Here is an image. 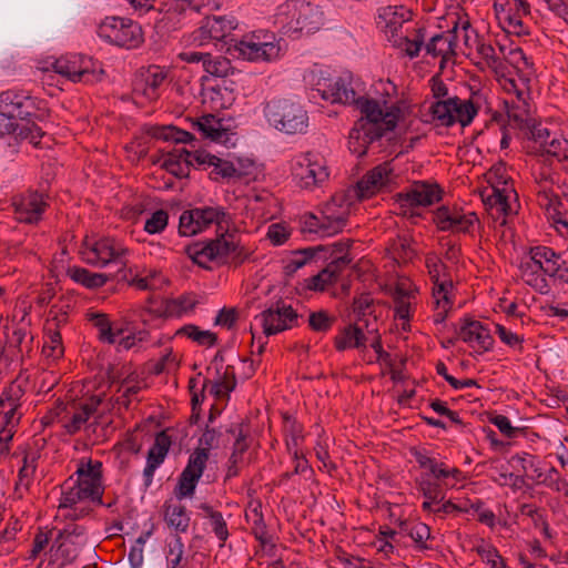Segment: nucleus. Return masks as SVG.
Returning a JSON list of instances; mask_svg holds the SVG:
<instances>
[{"instance_id":"56","label":"nucleus","mask_w":568,"mask_h":568,"mask_svg":"<svg viewBox=\"0 0 568 568\" xmlns=\"http://www.w3.org/2000/svg\"><path fill=\"white\" fill-rule=\"evenodd\" d=\"M68 274L71 280L87 288L102 287L108 281V276L105 274L93 273L83 267H70L68 270Z\"/></svg>"},{"instance_id":"3","label":"nucleus","mask_w":568,"mask_h":568,"mask_svg":"<svg viewBox=\"0 0 568 568\" xmlns=\"http://www.w3.org/2000/svg\"><path fill=\"white\" fill-rule=\"evenodd\" d=\"M102 463L80 460L77 470L61 485L58 513L65 520H78L90 514L91 505L103 506Z\"/></svg>"},{"instance_id":"15","label":"nucleus","mask_w":568,"mask_h":568,"mask_svg":"<svg viewBox=\"0 0 568 568\" xmlns=\"http://www.w3.org/2000/svg\"><path fill=\"white\" fill-rule=\"evenodd\" d=\"M53 70L72 82L95 83L104 71L100 62L82 54H67L57 59Z\"/></svg>"},{"instance_id":"44","label":"nucleus","mask_w":568,"mask_h":568,"mask_svg":"<svg viewBox=\"0 0 568 568\" xmlns=\"http://www.w3.org/2000/svg\"><path fill=\"white\" fill-rule=\"evenodd\" d=\"M398 532L409 537L414 541V547L416 550L425 551L432 549V547L427 544V541L432 539V532L429 526L425 523L402 521L399 524Z\"/></svg>"},{"instance_id":"36","label":"nucleus","mask_w":568,"mask_h":568,"mask_svg":"<svg viewBox=\"0 0 568 568\" xmlns=\"http://www.w3.org/2000/svg\"><path fill=\"white\" fill-rule=\"evenodd\" d=\"M432 295L435 304L433 322L443 324L454 304V284L452 280H443L433 284Z\"/></svg>"},{"instance_id":"45","label":"nucleus","mask_w":568,"mask_h":568,"mask_svg":"<svg viewBox=\"0 0 568 568\" xmlns=\"http://www.w3.org/2000/svg\"><path fill=\"white\" fill-rule=\"evenodd\" d=\"M55 320L48 321L44 326V343L42 353L45 357L57 361L64 354L61 334Z\"/></svg>"},{"instance_id":"64","label":"nucleus","mask_w":568,"mask_h":568,"mask_svg":"<svg viewBox=\"0 0 568 568\" xmlns=\"http://www.w3.org/2000/svg\"><path fill=\"white\" fill-rule=\"evenodd\" d=\"M166 280L160 270H149L144 275L136 276L134 284L140 290H160Z\"/></svg>"},{"instance_id":"12","label":"nucleus","mask_w":568,"mask_h":568,"mask_svg":"<svg viewBox=\"0 0 568 568\" xmlns=\"http://www.w3.org/2000/svg\"><path fill=\"white\" fill-rule=\"evenodd\" d=\"M233 53L252 62H271L282 55V40L272 32L254 31L234 42Z\"/></svg>"},{"instance_id":"59","label":"nucleus","mask_w":568,"mask_h":568,"mask_svg":"<svg viewBox=\"0 0 568 568\" xmlns=\"http://www.w3.org/2000/svg\"><path fill=\"white\" fill-rule=\"evenodd\" d=\"M144 383L142 381H134L126 378L121 382L116 396L115 403L120 406L129 408L132 399L142 390Z\"/></svg>"},{"instance_id":"42","label":"nucleus","mask_w":568,"mask_h":568,"mask_svg":"<svg viewBox=\"0 0 568 568\" xmlns=\"http://www.w3.org/2000/svg\"><path fill=\"white\" fill-rule=\"evenodd\" d=\"M318 92L324 100L332 103L354 104L356 105L359 98L351 87V83L342 78L332 81L326 88H318Z\"/></svg>"},{"instance_id":"41","label":"nucleus","mask_w":568,"mask_h":568,"mask_svg":"<svg viewBox=\"0 0 568 568\" xmlns=\"http://www.w3.org/2000/svg\"><path fill=\"white\" fill-rule=\"evenodd\" d=\"M424 42L425 34L422 28L405 29V32H402L390 41L394 48L410 59L418 57L422 48H425Z\"/></svg>"},{"instance_id":"19","label":"nucleus","mask_w":568,"mask_h":568,"mask_svg":"<svg viewBox=\"0 0 568 568\" xmlns=\"http://www.w3.org/2000/svg\"><path fill=\"white\" fill-rule=\"evenodd\" d=\"M513 460L520 466L524 473L523 476L536 484H544L557 491H561L568 487L567 481L560 477L556 468L550 467L544 471L540 466V460L534 455L528 453L517 454L513 456Z\"/></svg>"},{"instance_id":"23","label":"nucleus","mask_w":568,"mask_h":568,"mask_svg":"<svg viewBox=\"0 0 568 568\" xmlns=\"http://www.w3.org/2000/svg\"><path fill=\"white\" fill-rule=\"evenodd\" d=\"M36 100L23 91L7 90L0 93V112L13 121L36 116Z\"/></svg>"},{"instance_id":"16","label":"nucleus","mask_w":568,"mask_h":568,"mask_svg":"<svg viewBox=\"0 0 568 568\" xmlns=\"http://www.w3.org/2000/svg\"><path fill=\"white\" fill-rule=\"evenodd\" d=\"M87 540V531L83 526L74 523L68 524L59 530L50 548L52 562H57L60 567L72 564Z\"/></svg>"},{"instance_id":"33","label":"nucleus","mask_w":568,"mask_h":568,"mask_svg":"<svg viewBox=\"0 0 568 568\" xmlns=\"http://www.w3.org/2000/svg\"><path fill=\"white\" fill-rule=\"evenodd\" d=\"M168 78V71L159 65H150L141 72L140 79L134 84V92L143 95L149 101L160 97V88Z\"/></svg>"},{"instance_id":"1","label":"nucleus","mask_w":568,"mask_h":568,"mask_svg":"<svg viewBox=\"0 0 568 568\" xmlns=\"http://www.w3.org/2000/svg\"><path fill=\"white\" fill-rule=\"evenodd\" d=\"M499 51L503 57L497 55L490 43L477 44V52L486 68L494 73L503 91L509 95L505 100L508 116L517 123H526L531 115L530 83L535 75L534 63L520 48L510 49L507 55L503 45H499Z\"/></svg>"},{"instance_id":"5","label":"nucleus","mask_w":568,"mask_h":568,"mask_svg":"<svg viewBox=\"0 0 568 568\" xmlns=\"http://www.w3.org/2000/svg\"><path fill=\"white\" fill-rule=\"evenodd\" d=\"M187 256L199 266L212 270V264L221 265L231 258L234 263H243L250 252L235 239L233 234L225 233L206 242H197L186 247Z\"/></svg>"},{"instance_id":"30","label":"nucleus","mask_w":568,"mask_h":568,"mask_svg":"<svg viewBox=\"0 0 568 568\" xmlns=\"http://www.w3.org/2000/svg\"><path fill=\"white\" fill-rule=\"evenodd\" d=\"M458 39V26L455 24L450 30L433 36L425 43L426 54L440 59V68L456 54Z\"/></svg>"},{"instance_id":"61","label":"nucleus","mask_w":568,"mask_h":568,"mask_svg":"<svg viewBox=\"0 0 568 568\" xmlns=\"http://www.w3.org/2000/svg\"><path fill=\"white\" fill-rule=\"evenodd\" d=\"M203 69L209 74L217 78H226L233 72L232 63L227 58L222 55H212L211 53H209L204 61Z\"/></svg>"},{"instance_id":"22","label":"nucleus","mask_w":568,"mask_h":568,"mask_svg":"<svg viewBox=\"0 0 568 568\" xmlns=\"http://www.w3.org/2000/svg\"><path fill=\"white\" fill-rule=\"evenodd\" d=\"M14 219L20 223H38L45 211L43 195L36 191L17 194L11 200Z\"/></svg>"},{"instance_id":"24","label":"nucleus","mask_w":568,"mask_h":568,"mask_svg":"<svg viewBox=\"0 0 568 568\" xmlns=\"http://www.w3.org/2000/svg\"><path fill=\"white\" fill-rule=\"evenodd\" d=\"M412 19V12L404 6H385L377 10L376 26L390 42L400 34L405 23Z\"/></svg>"},{"instance_id":"37","label":"nucleus","mask_w":568,"mask_h":568,"mask_svg":"<svg viewBox=\"0 0 568 568\" xmlns=\"http://www.w3.org/2000/svg\"><path fill=\"white\" fill-rule=\"evenodd\" d=\"M212 365L215 367L216 377L211 384L210 392L215 397L229 395V393H231L236 386L234 367L231 365H226L224 367V356L222 352L216 353L212 361Z\"/></svg>"},{"instance_id":"34","label":"nucleus","mask_w":568,"mask_h":568,"mask_svg":"<svg viewBox=\"0 0 568 568\" xmlns=\"http://www.w3.org/2000/svg\"><path fill=\"white\" fill-rule=\"evenodd\" d=\"M347 255L337 257L327 264L325 268L305 280V288L311 291H324L335 284L343 270L351 263Z\"/></svg>"},{"instance_id":"26","label":"nucleus","mask_w":568,"mask_h":568,"mask_svg":"<svg viewBox=\"0 0 568 568\" xmlns=\"http://www.w3.org/2000/svg\"><path fill=\"white\" fill-rule=\"evenodd\" d=\"M434 222L440 231L469 233L478 219L473 212L463 213L455 209L442 206L434 213Z\"/></svg>"},{"instance_id":"6","label":"nucleus","mask_w":568,"mask_h":568,"mask_svg":"<svg viewBox=\"0 0 568 568\" xmlns=\"http://www.w3.org/2000/svg\"><path fill=\"white\" fill-rule=\"evenodd\" d=\"M102 402V395H92L69 403L59 402L43 416L42 422L45 425L57 422L65 434L75 435L87 428L90 417L98 412Z\"/></svg>"},{"instance_id":"11","label":"nucleus","mask_w":568,"mask_h":568,"mask_svg":"<svg viewBox=\"0 0 568 568\" xmlns=\"http://www.w3.org/2000/svg\"><path fill=\"white\" fill-rule=\"evenodd\" d=\"M531 173L536 183L535 192L538 205L554 223L567 225L568 223L565 221L567 205L560 199L558 187H555L551 169L546 164L537 163L532 166Z\"/></svg>"},{"instance_id":"14","label":"nucleus","mask_w":568,"mask_h":568,"mask_svg":"<svg viewBox=\"0 0 568 568\" xmlns=\"http://www.w3.org/2000/svg\"><path fill=\"white\" fill-rule=\"evenodd\" d=\"M232 219L225 207L221 205L201 206L184 211L180 216L179 232L183 236L195 235L216 224L220 229H227Z\"/></svg>"},{"instance_id":"32","label":"nucleus","mask_w":568,"mask_h":568,"mask_svg":"<svg viewBox=\"0 0 568 568\" xmlns=\"http://www.w3.org/2000/svg\"><path fill=\"white\" fill-rule=\"evenodd\" d=\"M172 440L166 432L162 430L155 435L154 443L146 455V465L143 469V481L149 487L154 477L155 470L164 463L171 448Z\"/></svg>"},{"instance_id":"48","label":"nucleus","mask_w":568,"mask_h":568,"mask_svg":"<svg viewBox=\"0 0 568 568\" xmlns=\"http://www.w3.org/2000/svg\"><path fill=\"white\" fill-rule=\"evenodd\" d=\"M194 126L201 132L202 136L216 143H226L229 131L222 126L221 120L212 114L203 115Z\"/></svg>"},{"instance_id":"46","label":"nucleus","mask_w":568,"mask_h":568,"mask_svg":"<svg viewBox=\"0 0 568 568\" xmlns=\"http://www.w3.org/2000/svg\"><path fill=\"white\" fill-rule=\"evenodd\" d=\"M164 521L175 530V535L185 534L189 530L191 516L186 507L182 504L164 505Z\"/></svg>"},{"instance_id":"31","label":"nucleus","mask_w":568,"mask_h":568,"mask_svg":"<svg viewBox=\"0 0 568 568\" xmlns=\"http://www.w3.org/2000/svg\"><path fill=\"white\" fill-rule=\"evenodd\" d=\"M545 275L556 277L568 284V267L559 254L548 246H536L530 250Z\"/></svg>"},{"instance_id":"2","label":"nucleus","mask_w":568,"mask_h":568,"mask_svg":"<svg viewBox=\"0 0 568 568\" xmlns=\"http://www.w3.org/2000/svg\"><path fill=\"white\" fill-rule=\"evenodd\" d=\"M412 454L422 470L416 478V487L424 497L423 511L444 518L448 515H457V510H463L450 499L445 500V493L456 488L466 479L464 473L439 460L427 449H415Z\"/></svg>"},{"instance_id":"38","label":"nucleus","mask_w":568,"mask_h":568,"mask_svg":"<svg viewBox=\"0 0 568 568\" xmlns=\"http://www.w3.org/2000/svg\"><path fill=\"white\" fill-rule=\"evenodd\" d=\"M235 101V92L226 85V81L215 85L206 87L202 90V102L211 111H221L230 108Z\"/></svg>"},{"instance_id":"40","label":"nucleus","mask_w":568,"mask_h":568,"mask_svg":"<svg viewBox=\"0 0 568 568\" xmlns=\"http://www.w3.org/2000/svg\"><path fill=\"white\" fill-rule=\"evenodd\" d=\"M501 168H497L490 172V175L498 178V182L493 186V194L488 196L487 201L490 205V210H495L497 213L508 215L513 213V206L509 203L510 194L513 190L507 186V180L500 174Z\"/></svg>"},{"instance_id":"50","label":"nucleus","mask_w":568,"mask_h":568,"mask_svg":"<svg viewBox=\"0 0 568 568\" xmlns=\"http://www.w3.org/2000/svg\"><path fill=\"white\" fill-rule=\"evenodd\" d=\"M519 272L521 280L529 286L542 291L547 284L542 276V271L538 265L537 261L534 258V254H530L529 257L523 260L519 265Z\"/></svg>"},{"instance_id":"10","label":"nucleus","mask_w":568,"mask_h":568,"mask_svg":"<svg viewBox=\"0 0 568 568\" xmlns=\"http://www.w3.org/2000/svg\"><path fill=\"white\" fill-rule=\"evenodd\" d=\"M217 433L214 428H206L199 439L200 447L189 456L186 466L179 477L175 495L179 499L191 497L206 467L210 449L216 442Z\"/></svg>"},{"instance_id":"51","label":"nucleus","mask_w":568,"mask_h":568,"mask_svg":"<svg viewBox=\"0 0 568 568\" xmlns=\"http://www.w3.org/2000/svg\"><path fill=\"white\" fill-rule=\"evenodd\" d=\"M199 508L203 511V516L209 520L213 534L221 542V546H223L227 540L230 532L227 523L224 519L222 513L215 510L211 505L206 503L201 504Z\"/></svg>"},{"instance_id":"60","label":"nucleus","mask_w":568,"mask_h":568,"mask_svg":"<svg viewBox=\"0 0 568 568\" xmlns=\"http://www.w3.org/2000/svg\"><path fill=\"white\" fill-rule=\"evenodd\" d=\"M195 301L190 296H180L178 298L166 300L163 304V314L168 317H181L192 311Z\"/></svg>"},{"instance_id":"17","label":"nucleus","mask_w":568,"mask_h":568,"mask_svg":"<svg viewBox=\"0 0 568 568\" xmlns=\"http://www.w3.org/2000/svg\"><path fill=\"white\" fill-rule=\"evenodd\" d=\"M442 200V189L436 183L427 181L414 182L405 192L396 194L398 214L407 217L419 216L415 209L429 206Z\"/></svg>"},{"instance_id":"21","label":"nucleus","mask_w":568,"mask_h":568,"mask_svg":"<svg viewBox=\"0 0 568 568\" xmlns=\"http://www.w3.org/2000/svg\"><path fill=\"white\" fill-rule=\"evenodd\" d=\"M256 318L263 327V333L271 336L297 326L298 314L291 305L276 303Z\"/></svg>"},{"instance_id":"55","label":"nucleus","mask_w":568,"mask_h":568,"mask_svg":"<svg viewBox=\"0 0 568 568\" xmlns=\"http://www.w3.org/2000/svg\"><path fill=\"white\" fill-rule=\"evenodd\" d=\"M365 341V335L357 325H348L335 337V347L338 351L361 348Z\"/></svg>"},{"instance_id":"39","label":"nucleus","mask_w":568,"mask_h":568,"mask_svg":"<svg viewBox=\"0 0 568 568\" xmlns=\"http://www.w3.org/2000/svg\"><path fill=\"white\" fill-rule=\"evenodd\" d=\"M293 13L297 12V22L295 28L300 33H313L323 24V12L313 3L300 1L298 9H292Z\"/></svg>"},{"instance_id":"52","label":"nucleus","mask_w":568,"mask_h":568,"mask_svg":"<svg viewBox=\"0 0 568 568\" xmlns=\"http://www.w3.org/2000/svg\"><path fill=\"white\" fill-rule=\"evenodd\" d=\"M322 211L328 220L333 219L335 225H346L349 204L345 201L344 195L336 194L323 205Z\"/></svg>"},{"instance_id":"43","label":"nucleus","mask_w":568,"mask_h":568,"mask_svg":"<svg viewBox=\"0 0 568 568\" xmlns=\"http://www.w3.org/2000/svg\"><path fill=\"white\" fill-rule=\"evenodd\" d=\"M196 164H207L212 166V174L223 179L240 178L241 172L235 168L233 162L220 159L206 152H196L194 155Z\"/></svg>"},{"instance_id":"25","label":"nucleus","mask_w":568,"mask_h":568,"mask_svg":"<svg viewBox=\"0 0 568 568\" xmlns=\"http://www.w3.org/2000/svg\"><path fill=\"white\" fill-rule=\"evenodd\" d=\"M532 138L540 149L560 162H568V130L550 132L547 128L537 126L532 130Z\"/></svg>"},{"instance_id":"7","label":"nucleus","mask_w":568,"mask_h":568,"mask_svg":"<svg viewBox=\"0 0 568 568\" xmlns=\"http://www.w3.org/2000/svg\"><path fill=\"white\" fill-rule=\"evenodd\" d=\"M263 114L272 128L285 134H303L308 128L307 111L291 98H273L266 101Z\"/></svg>"},{"instance_id":"54","label":"nucleus","mask_w":568,"mask_h":568,"mask_svg":"<svg viewBox=\"0 0 568 568\" xmlns=\"http://www.w3.org/2000/svg\"><path fill=\"white\" fill-rule=\"evenodd\" d=\"M300 0L285 1L277 7L275 13V23L286 33H296L295 22H297V12L293 13L291 9H298Z\"/></svg>"},{"instance_id":"20","label":"nucleus","mask_w":568,"mask_h":568,"mask_svg":"<svg viewBox=\"0 0 568 568\" xmlns=\"http://www.w3.org/2000/svg\"><path fill=\"white\" fill-rule=\"evenodd\" d=\"M236 26L234 17H206L201 27L190 34L189 42L196 47H203L211 40L221 41L231 34Z\"/></svg>"},{"instance_id":"57","label":"nucleus","mask_w":568,"mask_h":568,"mask_svg":"<svg viewBox=\"0 0 568 568\" xmlns=\"http://www.w3.org/2000/svg\"><path fill=\"white\" fill-rule=\"evenodd\" d=\"M37 469L36 458L33 457L31 460L28 457L23 458V465L19 469L18 479L14 485V495L17 498L21 499L24 494L29 490L34 473Z\"/></svg>"},{"instance_id":"4","label":"nucleus","mask_w":568,"mask_h":568,"mask_svg":"<svg viewBox=\"0 0 568 568\" xmlns=\"http://www.w3.org/2000/svg\"><path fill=\"white\" fill-rule=\"evenodd\" d=\"M488 95L486 88L471 85L467 98L452 97L436 101L430 105L429 111L433 120L440 125L452 126L459 123L462 126H467L480 111L490 110Z\"/></svg>"},{"instance_id":"18","label":"nucleus","mask_w":568,"mask_h":568,"mask_svg":"<svg viewBox=\"0 0 568 568\" xmlns=\"http://www.w3.org/2000/svg\"><path fill=\"white\" fill-rule=\"evenodd\" d=\"M129 250L113 237H101L92 243L85 242L81 255L82 260L97 267L109 264H125Z\"/></svg>"},{"instance_id":"27","label":"nucleus","mask_w":568,"mask_h":568,"mask_svg":"<svg viewBox=\"0 0 568 568\" xmlns=\"http://www.w3.org/2000/svg\"><path fill=\"white\" fill-rule=\"evenodd\" d=\"M394 179L390 163H382L368 171L357 182V194L361 199H368L386 187Z\"/></svg>"},{"instance_id":"58","label":"nucleus","mask_w":568,"mask_h":568,"mask_svg":"<svg viewBox=\"0 0 568 568\" xmlns=\"http://www.w3.org/2000/svg\"><path fill=\"white\" fill-rule=\"evenodd\" d=\"M175 335L185 336L202 346H213L217 341L214 333L211 331H203L193 324L182 326L176 331Z\"/></svg>"},{"instance_id":"53","label":"nucleus","mask_w":568,"mask_h":568,"mask_svg":"<svg viewBox=\"0 0 568 568\" xmlns=\"http://www.w3.org/2000/svg\"><path fill=\"white\" fill-rule=\"evenodd\" d=\"M379 138L373 136L362 124L355 123L348 135V149L353 154L363 156L366 154L368 145Z\"/></svg>"},{"instance_id":"28","label":"nucleus","mask_w":568,"mask_h":568,"mask_svg":"<svg viewBox=\"0 0 568 568\" xmlns=\"http://www.w3.org/2000/svg\"><path fill=\"white\" fill-rule=\"evenodd\" d=\"M184 146H175L170 151H163L158 160L161 168L176 178H185L190 173V168L196 163L194 155Z\"/></svg>"},{"instance_id":"35","label":"nucleus","mask_w":568,"mask_h":568,"mask_svg":"<svg viewBox=\"0 0 568 568\" xmlns=\"http://www.w3.org/2000/svg\"><path fill=\"white\" fill-rule=\"evenodd\" d=\"M88 322L97 329L98 339L108 345H114L118 337L125 333L122 325L110 320L109 315L102 312L89 311L85 314Z\"/></svg>"},{"instance_id":"9","label":"nucleus","mask_w":568,"mask_h":568,"mask_svg":"<svg viewBox=\"0 0 568 568\" xmlns=\"http://www.w3.org/2000/svg\"><path fill=\"white\" fill-rule=\"evenodd\" d=\"M291 176L301 190L315 191L322 187L331 175L326 158L317 151H306L291 160Z\"/></svg>"},{"instance_id":"13","label":"nucleus","mask_w":568,"mask_h":568,"mask_svg":"<svg viewBox=\"0 0 568 568\" xmlns=\"http://www.w3.org/2000/svg\"><path fill=\"white\" fill-rule=\"evenodd\" d=\"M98 36L111 44L125 49H135L144 41L141 26L123 17H106L98 27Z\"/></svg>"},{"instance_id":"49","label":"nucleus","mask_w":568,"mask_h":568,"mask_svg":"<svg viewBox=\"0 0 568 568\" xmlns=\"http://www.w3.org/2000/svg\"><path fill=\"white\" fill-rule=\"evenodd\" d=\"M165 568H186L185 546L179 535H174L165 541L164 546Z\"/></svg>"},{"instance_id":"29","label":"nucleus","mask_w":568,"mask_h":568,"mask_svg":"<svg viewBox=\"0 0 568 568\" xmlns=\"http://www.w3.org/2000/svg\"><path fill=\"white\" fill-rule=\"evenodd\" d=\"M459 338L478 353H485L493 348L494 338L487 327L479 321L465 318L460 325Z\"/></svg>"},{"instance_id":"62","label":"nucleus","mask_w":568,"mask_h":568,"mask_svg":"<svg viewBox=\"0 0 568 568\" xmlns=\"http://www.w3.org/2000/svg\"><path fill=\"white\" fill-rule=\"evenodd\" d=\"M285 443L287 450L296 455L298 446L303 440V427L295 419H287L284 426Z\"/></svg>"},{"instance_id":"47","label":"nucleus","mask_w":568,"mask_h":568,"mask_svg":"<svg viewBox=\"0 0 568 568\" xmlns=\"http://www.w3.org/2000/svg\"><path fill=\"white\" fill-rule=\"evenodd\" d=\"M19 390L12 388L4 392L0 397V426H13L16 427L19 423L20 415L18 414L19 408Z\"/></svg>"},{"instance_id":"63","label":"nucleus","mask_w":568,"mask_h":568,"mask_svg":"<svg viewBox=\"0 0 568 568\" xmlns=\"http://www.w3.org/2000/svg\"><path fill=\"white\" fill-rule=\"evenodd\" d=\"M22 526L18 519H11L3 531L0 532V555H8L13 551V541Z\"/></svg>"},{"instance_id":"8","label":"nucleus","mask_w":568,"mask_h":568,"mask_svg":"<svg viewBox=\"0 0 568 568\" xmlns=\"http://www.w3.org/2000/svg\"><path fill=\"white\" fill-rule=\"evenodd\" d=\"M355 106L361 113L355 123L362 124L373 136L382 138L385 132L394 130L400 116L399 106L385 99L361 97Z\"/></svg>"}]
</instances>
